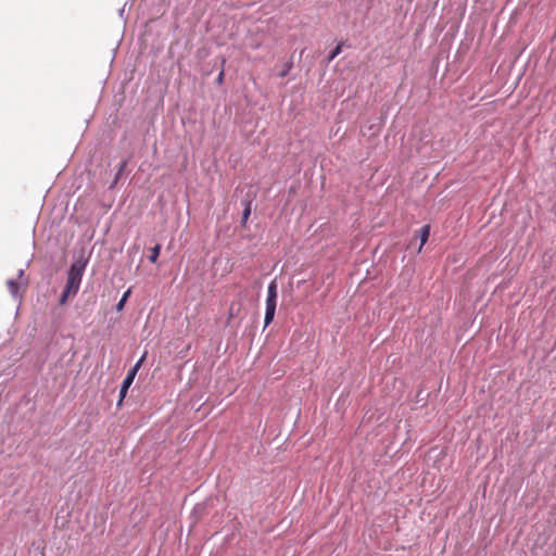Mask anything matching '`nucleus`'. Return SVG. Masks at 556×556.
<instances>
[{
  "mask_svg": "<svg viewBox=\"0 0 556 556\" xmlns=\"http://www.w3.org/2000/svg\"><path fill=\"white\" fill-rule=\"evenodd\" d=\"M251 215V202L247 201L244 210L242 212V225L244 226Z\"/></svg>",
  "mask_w": 556,
  "mask_h": 556,
  "instance_id": "obj_7",
  "label": "nucleus"
},
{
  "mask_svg": "<svg viewBox=\"0 0 556 556\" xmlns=\"http://www.w3.org/2000/svg\"><path fill=\"white\" fill-rule=\"evenodd\" d=\"M7 286H8V289L10 291V293L13 296H17L20 294V290H21V283L20 282L15 281L13 279H10L7 282Z\"/></svg>",
  "mask_w": 556,
  "mask_h": 556,
  "instance_id": "obj_5",
  "label": "nucleus"
},
{
  "mask_svg": "<svg viewBox=\"0 0 556 556\" xmlns=\"http://www.w3.org/2000/svg\"><path fill=\"white\" fill-rule=\"evenodd\" d=\"M146 355L147 353H144L140 359L135 364V366L128 371L126 378L124 379L123 383H122V387H121V390H119V400H118V403L117 405L119 406L123 402V400L125 399L126 394H127V391L129 389V387L131 386V383L134 382V379L139 370V368L141 367L142 363L144 362L146 359Z\"/></svg>",
  "mask_w": 556,
  "mask_h": 556,
  "instance_id": "obj_2",
  "label": "nucleus"
},
{
  "mask_svg": "<svg viewBox=\"0 0 556 556\" xmlns=\"http://www.w3.org/2000/svg\"><path fill=\"white\" fill-rule=\"evenodd\" d=\"M160 251H161V245L160 244H156L155 247H153L151 249V254L149 256V260L151 263L155 264L157 262V258H159V255H160Z\"/></svg>",
  "mask_w": 556,
  "mask_h": 556,
  "instance_id": "obj_6",
  "label": "nucleus"
},
{
  "mask_svg": "<svg viewBox=\"0 0 556 556\" xmlns=\"http://www.w3.org/2000/svg\"><path fill=\"white\" fill-rule=\"evenodd\" d=\"M292 68V62H288L285 64L282 71L279 73V77H285L289 74Z\"/></svg>",
  "mask_w": 556,
  "mask_h": 556,
  "instance_id": "obj_9",
  "label": "nucleus"
},
{
  "mask_svg": "<svg viewBox=\"0 0 556 556\" xmlns=\"http://www.w3.org/2000/svg\"><path fill=\"white\" fill-rule=\"evenodd\" d=\"M130 294V290L126 291L123 295V298L121 299V301L118 302V304L116 305V308L118 311L123 309V306H124V303L126 302L128 295Z\"/></svg>",
  "mask_w": 556,
  "mask_h": 556,
  "instance_id": "obj_10",
  "label": "nucleus"
},
{
  "mask_svg": "<svg viewBox=\"0 0 556 556\" xmlns=\"http://www.w3.org/2000/svg\"><path fill=\"white\" fill-rule=\"evenodd\" d=\"M86 268V262L75 261L67 273V281L60 298V303L64 304L68 298L75 296L80 288L81 278Z\"/></svg>",
  "mask_w": 556,
  "mask_h": 556,
  "instance_id": "obj_1",
  "label": "nucleus"
},
{
  "mask_svg": "<svg viewBox=\"0 0 556 556\" xmlns=\"http://www.w3.org/2000/svg\"><path fill=\"white\" fill-rule=\"evenodd\" d=\"M278 286L277 281L273 280L267 290L266 309L265 313H275L277 307Z\"/></svg>",
  "mask_w": 556,
  "mask_h": 556,
  "instance_id": "obj_3",
  "label": "nucleus"
},
{
  "mask_svg": "<svg viewBox=\"0 0 556 556\" xmlns=\"http://www.w3.org/2000/svg\"><path fill=\"white\" fill-rule=\"evenodd\" d=\"M224 75H225V74H224V71L222 70V71H220V73H219V75L217 76V79H216V81H217L218 84H222V83L224 81Z\"/></svg>",
  "mask_w": 556,
  "mask_h": 556,
  "instance_id": "obj_13",
  "label": "nucleus"
},
{
  "mask_svg": "<svg viewBox=\"0 0 556 556\" xmlns=\"http://www.w3.org/2000/svg\"><path fill=\"white\" fill-rule=\"evenodd\" d=\"M342 43H339L337 45V47L331 51L329 58H328V61L331 62L337 55L340 54L341 50H342Z\"/></svg>",
  "mask_w": 556,
  "mask_h": 556,
  "instance_id": "obj_8",
  "label": "nucleus"
},
{
  "mask_svg": "<svg viewBox=\"0 0 556 556\" xmlns=\"http://www.w3.org/2000/svg\"><path fill=\"white\" fill-rule=\"evenodd\" d=\"M18 275H20V277H22L24 275V270L21 269Z\"/></svg>",
  "mask_w": 556,
  "mask_h": 556,
  "instance_id": "obj_14",
  "label": "nucleus"
},
{
  "mask_svg": "<svg viewBox=\"0 0 556 556\" xmlns=\"http://www.w3.org/2000/svg\"><path fill=\"white\" fill-rule=\"evenodd\" d=\"M275 315H265L264 326L267 327L274 319Z\"/></svg>",
  "mask_w": 556,
  "mask_h": 556,
  "instance_id": "obj_12",
  "label": "nucleus"
},
{
  "mask_svg": "<svg viewBox=\"0 0 556 556\" xmlns=\"http://www.w3.org/2000/svg\"><path fill=\"white\" fill-rule=\"evenodd\" d=\"M126 165H127V162H126V161H123V162L121 163L119 168H118V172H117L116 177H115V179H114V184H116V182H117V180L119 179V177H121V175L123 174V172H124V169H125Z\"/></svg>",
  "mask_w": 556,
  "mask_h": 556,
  "instance_id": "obj_11",
  "label": "nucleus"
},
{
  "mask_svg": "<svg viewBox=\"0 0 556 556\" xmlns=\"http://www.w3.org/2000/svg\"><path fill=\"white\" fill-rule=\"evenodd\" d=\"M430 235V227L429 225H425L419 230V237H420V247L418 249V252H420L422 245L428 241Z\"/></svg>",
  "mask_w": 556,
  "mask_h": 556,
  "instance_id": "obj_4",
  "label": "nucleus"
}]
</instances>
